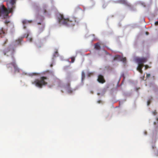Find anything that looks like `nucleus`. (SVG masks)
<instances>
[{
	"label": "nucleus",
	"mask_w": 158,
	"mask_h": 158,
	"mask_svg": "<svg viewBox=\"0 0 158 158\" xmlns=\"http://www.w3.org/2000/svg\"><path fill=\"white\" fill-rule=\"evenodd\" d=\"M13 61L11 63L7 64L6 65V67L8 69H10L12 70V66L13 67Z\"/></svg>",
	"instance_id": "6e6552de"
},
{
	"label": "nucleus",
	"mask_w": 158,
	"mask_h": 158,
	"mask_svg": "<svg viewBox=\"0 0 158 158\" xmlns=\"http://www.w3.org/2000/svg\"><path fill=\"white\" fill-rule=\"evenodd\" d=\"M101 102V101H98V102L99 103H100V102Z\"/></svg>",
	"instance_id": "c85d7f7f"
},
{
	"label": "nucleus",
	"mask_w": 158,
	"mask_h": 158,
	"mask_svg": "<svg viewBox=\"0 0 158 158\" xmlns=\"http://www.w3.org/2000/svg\"><path fill=\"white\" fill-rule=\"evenodd\" d=\"M26 28V26H24V28L25 29V28Z\"/></svg>",
	"instance_id": "c756f323"
},
{
	"label": "nucleus",
	"mask_w": 158,
	"mask_h": 158,
	"mask_svg": "<svg viewBox=\"0 0 158 158\" xmlns=\"http://www.w3.org/2000/svg\"><path fill=\"white\" fill-rule=\"evenodd\" d=\"M29 40H30V41L31 42L32 41V38H30L29 39Z\"/></svg>",
	"instance_id": "a878e982"
},
{
	"label": "nucleus",
	"mask_w": 158,
	"mask_h": 158,
	"mask_svg": "<svg viewBox=\"0 0 158 158\" xmlns=\"http://www.w3.org/2000/svg\"><path fill=\"white\" fill-rule=\"evenodd\" d=\"M5 31L3 28H1L0 29V34H5Z\"/></svg>",
	"instance_id": "f8f14e48"
},
{
	"label": "nucleus",
	"mask_w": 158,
	"mask_h": 158,
	"mask_svg": "<svg viewBox=\"0 0 158 158\" xmlns=\"http://www.w3.org/2000/svg\"><path fill=\"white\" fill-rule=\"evenodd\" d=\"M10 51V48H7L3 51V52L4 55H6V53Z\"/></svg>",
	"instance_id": "1a4fd4ad"
},
{
	"label": "nucleus",
	"mask_w": 158,
	"mask_h": 158,
	"mask_svg": "<svg viewBox=\"0 0 158 158\" xmlns=\"http://www.w3.org/2000/svg\"><path fill=\"white\" fill-rule=\"evenodd\" d=\"M38 24H41V23H38Z\"/></svg>",
	"instance_id": "473e14b6"
},
{
	"label": "nucleus",
	"mask_w": 158,
	"mask_h": 158,
	"mask_svg": "<svg viewBox=\"0 0 158 158\" xmlns=\"http://www.w3.org/2000/svg\"><path fill=\"white\" fill-rule=\"evenodd\" d=\"M126 58L125 57L123 58V59L122 60H123V61L124 62H125L126 61Z\"/></svg>",
	"instance_id": "6ab92c4d"
},
{
	"label": "nucleus",
	"mask_w": 158,
	"mask_h": 158,
	"mask_svg": "<svg viewBox=\"0 0 158 158\" xmlns=\"http://www.w3.org/2000/svg\"><path fill=\"white\" fill-rule=\"evenodd\" d=\"M7 40L6 39V40H5L3 44L2 45L4 46L5 44L7 43Z\"/></svg>",
	"instance_id": "a211bd4d"
},
{
	"label": "nucleus",
	"mask_w": 158,
	"mask_h": 158,
	"mask_svg": "<svg viewBox=\"0 0 158 158\" xmlns=\"http://www.w3.org/2000/svg\"><path fill=\"white\" fill-rule=\"evenodd\" d=\"M119 2L122 3H123L126 5H128V3L125 0H119Z\"/></svg>",
	"instance_id": "9d476101"
},
{
	"label": "nucleus",
	"mask_w": 158,
	"mask_h": 158,
	"mask_svg": "<svg viewBox=\"0 0 158 158\" xmlns=\"http://www.w3.org/2000/svg\"><path fill=\"white\" fill-rule=\"evenodd\" d=\"M19 43H20V42L21 41H20V40H19Z\"/></svg>",
	"instance_id": "72a5a7b5"
},
{
	"label": "nucleus",
	"mask_w": 158,
	"mask_h": 158,
	"mask_svg": "<svg viewBox=\"0 0 158 158\" xmlns=\"http://www.w3.org/2000/svg\"><path fill=\"white\" fill-rule=\"evenodd\" d=\"M43 13H46L47 12V11H46V10L45 9H43Z\"/></svg>",
	"instance_id": "5701e85b"
},
{
	"label": "nucleus",
	"mask_w": 158,
	"mask_h": 158,
	"mask_svg": "<svg viewBox=\"0 0 158 158\" xmlns=\"http://www.w3.org/2000/svg\"><path fill=\"white\" fill-rule=\"evenodd\" d=\"M150 103V102L149 101H148V105H149Z\"/></svg>",
	"instance_id": "b1692460"
},
{
	"label": "nucleus",
	"mask_w": 158,
	"mask_h": 158,
	"mask_svg": "<svg viewBox=\"0 0 158 158\" xmlns=\"http://www.w3.org/2000/svg\"><path fill=\"white\" fill-rule=\"evenodd\" d=\"M106 6L107 5L106 4H105L103 5V6L104 8H105Z\"/></svg>",
	"instance_id": "393cba45"
},
{
	"label": "nucleus",
	"mask_w": 158,
	"mask_h": 158,
	"mask_svg": "<svg viewBox=\"0 0 158 158\" xmlns=\"http://www.w3.org/2000/svg\"><path fill=\"white\" fill-rule=\"evenodd\" d=\"M95 48L96 49H99L100 48V46L99 44H97L95 45Z\"/></svg>",
	"instance_id": "4468645a"
},
{
	"label": "nucleus",
	"mask_w": 158,
	"mask_h": 158,
	"mask_svg": "<svg viewBox=\"0 0 158 158\" xmlns=\"http://www.w3.org/2000/svg\"><path fill=\"white\" fill-rule=\"evenodd\" d=\"M145 67L146 69H147L149 68V66L147 65H145Z\"/></svg>",
	"instance_id": "412c9836"
},
{
	"label": "nucleus",
	"mask_w": 158,
	"mask_h": 158,
	"mask_svg": "<svg viewBox=\"0 0 158 158\" xmlns=\"http://www.w3.org/2000/svg\"><path fill=\"white\" fill-rule=\"evenodd\" d=\"M136 60L138 64L137 70L142 73L143 72L142 68L144 66L143 64L147 61L148 59L146 57L137 58L136 59Z\"/></svg>",
	"instance_id": "20e7f679"
},
{
	"label": "nucleus",
	"mask_w": 158,
	"mask_h": 158,
	"mask_svg": "<svg viewBox=\"0 0 158 158\" xmlns=\"http://www.w3.org/2000/svg\"><path fill=\"white\" fill-rule=\"evenodd\" d=\"M47 79V77H41L40 79H36L32 81V83L40 88H42L43 85H47V82L45 81Z\"/></svg>",
	"instance_id": "7ed1b4c3"
},
{
	"label": "nucleus",
	"mask_w": 158,
	"mask_h": 158,
	"mask_svg": "<svg viewBox=\"0 0 158 158\" xmlns=\"http://www.w3.org/2000/svg\"><path fill=\"white\" fill-rule=\"evenodd\" d=\"M12 58L13 61V67L14 68V73H19L20 72V69L18 67L16 62L15 61V58L13 56H12Z\"/></svg>",
	"instance_id": "39448f33"
},
{
	"label": "nucleus",
	"mask_w": 158,
	"mask_h": 158,
	"mask_svg": "<svg viewBox=\"0 0 158 158\" xmlns=\"http://www.w3.org/2000/svg\"><path fill=\"white\" fill-rule=\"evenodd\" d=\"M31 21H27L26 20H24L23 21V24H26L28 23H30L31 22Z\"/></svg>",
	"instance_id": "9b49d317"
},
{
	"label": "nucleus",
	"mask_w": 158,
	"mask_h": 158,
	"mask_svg": "<svg viewBox=\"0 0 158 158\" xmlns=\"http://www.w3.org/2000/svg\"><path fill=\"white\" fill-rule=\"evenodd\" d=\"M65 88L66 89L68 93L69 94H71L73 92V90L70 88V83H69L65 86Z\"/></svg>",
	"instance_id": "0eeeda50"
},
{
	"label": "nucleus",
	"mask_w": 158,
	"mask_h": 158,
	"mask_svg": "<svg viewBox=\"0 0 158 158\" xmlns=\"http://www.w3.org/2000/svg\"><path fill=\"white\" fill-rule=\"evenodd\" d=\"M16 0H8L6 1L7 6L9 10L2 6L0 9V16H7L10 13H12L13 10L15 8V4Z\"/></svg>",
	"instance_id": "f03ea898"
},
{
	"label": "nucleus",
	"mask_w": 158,
	"mask_h": 158,
	"mask_svg": "<svg viewBox=\"0 0 158 158\" xmlns=\"http://www.w3.org/2000/svg\"><path fill=\"white\" fill-rule=\"evenodd\" d=\"M72 63H73L75 61V58L74 57H72L71 58Z\"/></svg>",
	"instance_id": "f3484780"
},
{
	"label": "nucleus",
	"mask_w": 158,
	"mask_h": 158,
	"mask_svg": "<svg viewBox=\"0 0 158 158\" xmlns=\"http://www.w3.org/2000/svg\"><path fill=\"white\" fill-rule=\"evenodd\" d=\"M120 57V56L119 55H116L114 57V60H118L119 57Z\"/></svg>",
	"instance_id": "2eb2a0df"
},
{
	"label": "nucleus",
	"mask_w": 158,
	"mask_h": 158,
	"mask_svg": "<svg viewBox=\"0 0 158 158\" xmlns=\"http://www.w3.org/2000/svg\"><path fill=\"white\" fill-rule=\"evenodd\" d=\"M59 23L68 27H73L78 23V19L74 17L65 18L62 14H59L58 17Z\"/></svg>",
	"instance_id": "f257e3e1"
},
{
	"label": "nucleus",
	"mask_w": 158,
	"mask_h": 158,
	"mask_svg": "<svg viewBox=\"0 0 158 158\" xmlns=\"http://www.w3.org/2000/svg\"><path fill=\"white\" fill-rule=\"evenodd\" d=\"M97 80L98 82L101 83H103L106 81L104 77L101 75H98Z\"/></svg>",
	"instance_id": "423d86ee"
},
{
	"label": "nucleus",
	"mask_w": 158,
	"mask_h": 158,
	"mask_svg": "<svg viewBox=\"0 0 158 158\" xmlns=\"http://www.w3.org/2000/svg\"><path fill=\"white\" fill-rule=\"evenodd\" d=\"M146 34H147V35L148 34V32H146Z\"/></svg>",
	"instance_id": "2f4dec72"
},
{
	"label": "nucleus",
	"mask_w": 158,
	"mask_h": 158,
	"mask_svg": "<svg viewBox=\"0 0 158 158\" xmlns=\"http://www.w3.org/2000/svg\"><path fill=\"white\" fill-rule=\"evenodd\" d=\"M155 24L156 25H158V21L156 22H155Z\"/></svg>",
	"instance_id": "bb28decb"
},
{
	"label": "nucleus",
	"mask_w": 158,
	"mask_h": 158,
	"mask_svg": "<svg viewBox=\"0 0 158 158\" xmlns=\"http://www.w3.org/2000/svg\"><path fill=\"white\" fill-rule=\"evenodd\" d=\"M154 124L155 125L156 124V122H154Z\"/></svg>",
	"instance_id": "7c9ffc66"
},
{
	"label": "nucleus",
	"mask_w": 158,
	"mask_h": 158,
	"mask_svg": "<svg viewBox=\"0 0 158 158\" xmlns=\"http://www.w3.org/2000/svg\"><path fill=\"white\" fill-rule=\"evenodd\" d=\"M82 80L83 81L85 78V75L84 71H82L81 73Z\"/></svg>",
	"instance_id": "ddd939ff"
},
{
	"label": "nucleus",
	"mask_w": 158,
	"mask_h": 158,
	"mask_svg": "<svg viewBox=\"0 0 158 158\" xmlns=\"http://www.w3.org/2000/svg\"><path fill=\"white\" fill-rule=\"evenodd\" d=\"M42 44L40 43L39 45H38V44H37L36 46L38 48H40L41 47H42Z\"/></svg>",
	"instance_id": "dca6fc26"
},
{
	"label": "nucleus",
	"mask_w": 158,
	"mask_h": 158,
	"mask_svg": "<svg viewBox=\"0 0 158 158\" xmlns=\"http://www.w3.org/2000/svg\"><path fill=\"white\" fill-rule=\"evenodd\" d=\"M57 53H58V52L57 51H56L55 52V55L57 54Z\"/></svg>",
	"instance_id": "cd10ccee"
},
{
	"label": "nucleus",
	"mask_w": 158,
	"mask_h": 158,
	"mask_svg": "<svg viewBox=\"0 0 158 158\" xmlns=\"http://www.w3.org/2000/svg\"><path fill=\"white\" fill-rule=\"evenodd\" d=\"M152 113H153V114H154V115H155L157 114V113L156 112V110H155L154 111H153Z\"/></svg>",
	"instance_id": "aec40b11"
},
{
	"label": "nucleus",
	"mask_w": 158,
	"mask_h": 158,
	"mask_svg": "<svg viewBox=\"0 0 158 158\" xmlns=\"http://www.w3.org/2000/svg\"><path fill=\"white\" fill-rule=\"evenodd\" d=\"M150 74H149V73H147V74H146V77H150Z\"/></svg>",
	"instance_id": "4be33fe9"
}]
</instances>
